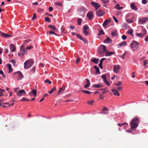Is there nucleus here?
Here are the masks:
<instances>
[{"label":"nucleus","instance_id":"1","mask_svg":"<svg viewBox=\"0 0 148 148\" xmlns=\"http://www.w3.org/2000/svg\"><path fill=\"white\" fill-rule=\"evenodd\" d=\"M139 123V120L138 118H134L132 120L130 124L131 129H136L138 126Z\"/></svg>","mask_w":148,"mask_h":148},{"label":"nucleus","instance_id":"2","mask_svg":"<svg viewBox=\"0 0 148 148\" xmlns=\"http://www.w3.org/2000/svg\"><path fill=\"white\" fill-rule=\"evenodd\" d=\"M107 51H108V49L106 46L103 45L100 46L98 49V53L101 56H103Z\"/></svg>","mask_w":148,"mask_h":148},{"label":"nucleus","instance_id":"3","mask_svg":"<svg viewBox=\"0 0 148 148\" xmlns=\"http://www.w3.org/2000/svg\"><path fill=\"white\" fill-rule=\"evenodd\" d=\"M139 43L136 41H133L130 44V47L134 51L137 50L139 47Z\"/></svg>","mask_w":148,"mask_h":148},{"label":"nucleus","instance_id":"4","mask_svg":"<svg viewBox=\"0 0 148 148\" xmlns=\"http://www.w3.org/2000/svg\"><path fill=\"white\" fill-rule=\"evenodd\" d=\"M34 63V61L32 59L27 60L24 63V68L28 69L31 67Z\"/></svg>","mask_w":148,"mask_h":148},{"label":"nucleus","instance_id":"5","mask_svg":"<svg viewBox=\"0 0 148 148\" xmlns=\"http://www.w3.org/2000/svg\"><path fill=\"white\" fill-rule=\"evenodd\" d=\"M89 27L87 25H85L83 27V33L86 36L89 35Z\"/></svg>","mask_w":148,"mask_h":148},{"label":"nucleus","instance_id":"6","mask_svg":"<svg viewBox=\"0 0 148 148\" xmlns=\"http://www.w3.org/2000/svg\"><path fill=\"white\" fill-rule=\"evenodd\" d=\"M14 73L15 75H16L18 80L21 79L23 77V75L19 71Z\"/></svg>","mask_w":148,"mask_h":148},{"label":"nucleus","instance_id":"7","mask_svg":"<svg viewBox=\"0 0 148 148\" xmlns=\"http://www.w3.org/2000/svg\"><path fill=\"white\" fill-rule=\"evenodd\" d=\"M148 20V18L147 17H143L140 19L139 22L140 24L144 23Z\"/></svg>","mask_w":148,"mask_h":148},{"label":"nucleus","instance_id":"8","mask_svg":"<svg viewBox=\"0 0 148 148\" xmlns=\"http://www.w3.org/2000/svg\"><path fill=\"white\" fill-rule=\"evenodd\" d=\"M20 52L22 55L23 56L27 52L25 51V49L24 48V46L23 45H22L20 47Z\"/></svg>","mask_w":148,"mask_h":148},{"label":"nucleus","instance_id":"9","mask_svg":"<svg viewBox=\"0 0 148 148\" xmlns=\"http://www.w3.org/2000/svg\"><path fill=\"white\" fill-rule=\"evenodd\" d=\"M96 14L97 15L99 16H101L105 14L104 11L101 9H100L97 11Z\"/></svg>","mask_w":148,"mask_h":148},{"label":"nucleus","instance_id":"10","mask_svg":"<svg viewBox=\"0 0 148 148\" xmlns=\"http://www.w3.org/2000/svg\"><path fill=\"white\" fill-rule=\"evenodd\" d=\"M120 67L119 65H114V66L113 70L114 72L116 73H117L119 71V70L120 69Z\"/></svg>","mask_w":148,"mask_h":148},{"label":"nucleus","instance_id":"11","mask_svg":"<svg viewBox=\"0 0 148 148\" xmlns=\"http://www.w3.org/2000/svg\"><path fill=\"white\" fill-rule=\"evenodd\" d=\"M25 93L26 92L24 90H20L17 93V95L19 96H21L23 95H25Z\"/></svg>","mask_w":148,"mask_h":148},{"label":"nucleus","instance_id":"12","mask_svg":"<svg viewBox=\"0 0 148 148\" xmlns=\"http://www.w3.org/2000/svg\"><path fill=\"white\" fill-rule=\"evenodd\" d=\"M37 94V92L36 90L34 89L29 92V95L30 96H36Z\"/></svg>","mask_w":148,"mask_h":148},{"label":"nucleus","instance_id":"13","mask_svg":"<svg viewBox=\"0 0 148 148\" xmlns=\"http://www.w3.org/2000/svg\"><path fill=\"white\" fill-rule=\"evenodd\" d=\"M101 77L103 79V81L105 84L109 86V83L106 80V76L105 75H103L101 76Z\"/></svg>","mask_w":148,"mask_h":148},{"label":"nucleus","instance_id":"14","mask_svg":"<svg viewBox=\"0 0 148 148\" xmlns=\"http://www.w3.org/2000/svg\"><path fill=\"white\" fill-rule=\"evenodd\" d=\"M91 4L96 9L99 8L100 6V5L99 3H97L92 2L91 3Z\"/></svg>","mask_w":148,"mask_h":148},{"label":"nucleus","instance_id":"15","mask_svg":"<svg viewBox=\"0 0 148 148\" xmlns=\"http://www.w3.org/2000/svg\"><path fill=\"white\" fill-rule=\"evenodd\" d=\"M2 104L1 105V106L6 108L8 106H9L11 105H13L14 104V103H12V104H10L9 103H3V102H2Z\"/></svg>","mask_w":148,"mask_h":148},{"label":"nucleus","instance_id":"16","mask_svg":"<svg viewBox=\"0 0 148 148\" xmlns=\"http://www.w3.org/2000/svg\"><path fill=\"white\" fill-rule=\"evenodd\" d=\"M87 16L88 18L90 20L92 19L93 16L92 12L90 11L88 12L87 14Z\"/></svg>","mask_w":148,"mask_h":148},{"label":"nucleus","instance_id":"17","mask_svg":"<svg viewBox=\"0 0 148 148\" xmlns=\"http://www.w3.org/2000/svg\"><path fill=\"white\" fill-rule=\"evenodd\" d=\"M35 99V98H34L31 99H27L24 97H23L22 99H21V101H34Z\"/></svg>","mask_w":148,"mask_h":148},{"label":"nucleus","instance_id":"18","mask_svg":"<svg viewBox=\"0 0 148 148\" xmlns=\"http://www.w3.org/2000/svg\"><path fill=\"white\" fill-rule=\"evenodd\" d=\"M112 91L113 92V94L116 95L117 96H119L120 95L119 94V93L118 91L116 90L115 89H112Z\"/></svg>","mask_w":148,"mask_h":148},{"label":"nucleus","instance_id":"19","mask_svg":"<svg viewBox=\"0 0 148 148\" xmlns=\"http://www.w3.org/2000/svg\"><path fill=\"white\" fill-rule=\"evenodd\" d=\"M86 79L87 82V83L84 85V87L85 88H86L89 87L90 86V83L89 80L88 79Z\"/></svg>","mask_w":148,"mask_h":148},{"label":"nucleus","instance_id":"20","mask_svg":"<svg viewBox=\"0 0 148 148\" xmlns=\"http://www.w3.org/2000/svg\"><path fill=\"white\" fill-rule=\"evenodd\" d=\"M65 90V87L63 86L61 88L58 92V95L60 93H62Z\"/></svg>","mask_w":148,"mask_h":148},{"label":"nucleus","instance_id":"21","mask_svg":"<svg viewBox=\"0 0 148 148\" xmlns=\"http://www.w3.org/2000/svg\"><path fill=\"white\" fill-rule=\"evenodd\" d=\"M91 61L96 64H97L98 63L99 59L95 58H92L91 60Z\"/></svg>","mask_w":148,"mask_h":148},{"label":"nucleus","instance_id":"22","mask_svg":"<svg viewBox=\"0 0 148 148\" xmlns=\"http://www.w3.org/2000/svg\"><path fill=\"white\" fill-rule=\"evenodd\" d=\"M104 42L105 43H111L112 42V40L107 36V38L104 41Z\"/></svg>","mask_w":148,"mask_h":148},{"label":"nucleus","instance_id":"23","mask_svg":"<svg viewBox=\"0 0 148 148\" xmlns=\"http://www.w3.org/2000/svg\"><path fill=\"white\" fill-rule=\"evenodd\" d=\"M1 34L2 36L3 37L6 38L7 37H10L12 36L11 35L7 34L5 33H3L2 32H1Z\"/></svg>","mask_w":148,"mask_h":148},{"label":"nucleus","instance_id":"24","mask_svg":"<svg viewBox=\"0 0 148 148\" xmlns=\"http://www.w3.org/2000/svg\"><path fill=\"white\" fill-rule=\"evenodd\" d=\"M110 21V20L109 19H106L103 22V26L104 27L106 28V27L108 23Z\"/></svg>","mask_w":148,"mask_h":148},{"label":"nucleus","instance_id":"25","mask_svg":"<svg viewBox=\"0 0 148 148\" xmlns=\"http://www.w3.org/2000/svg\"><path fill=\"white\" fill-rule=\"evenodd\" d=\"M115 53L114 52H108V51H107L106 53L105 54V56H110L112 55V54H114Z\"/></svg>","mask_w":148,"mask_h":148},{"label":"nucleus","instance_id":"26","mask_svg":"<svg viewBox=\"0 0 148 148\" xmlns=\"http://www.w3.org/2000/svg\"><path fill=\"white\" fill-rule=\"evenodd\" d=\"M130 7L131 8L134 10H137V8L135 6V3H132L130 5Z\"/></svg>","mask_w":148,"mask_h":148},{"label":"nucleus","instance_id":"27","mask_svg":"<svg viewBox=\"0 0 148 148\" xmlns=\"http://www.w3.org/2000/svg\"><path fill=\"white\" fill-rule=\"evenodd\" d=\"M10 47L12 51L14 52L16 51L15 47L13 44H11L10 45Z\"/></svg>","mask_w":148,"mask_h":148},{"label":"nucleus","instance_id":"28","mask_svg":"<svg viewBox=\"0 0 148 148\" xmlns=\"http://www.w3.org/2000/svg\"><path fill=\"white\" fill-rule=\"evenodd\" d=\"M111 34L112 36H116L117 35V33L116 30H113Z\"/></svg>","mask_w":148,"mask_h":148},{"label":"nucleus","instance_id":"29","mask_svg":"<svg viewBox=\"0 0 148 148\" xmlns=\"http://www.w3.org/2000/svg\"><path fill=\"white\" fill-rule=\"evenodd\" d=\"M127 45V42L126 41H124L122 42L121 43H120L118 45V46L121 47L122 46H126Z\"/></svg>","mask_w":148,"mask_h":148},{"label":"nucleus","instance_id":"30","mask_svg":"<svg viewBox=\"0 0 148 148\" xmlns=\"http://www.w3.org/2000/svg\"><path fill=\"white\" fill-rule=\"evenodd\" d=\"M94 68L96 71V74H100V72L99 71V69L98 67L97 66H94Z\"/></svg>","mask_w":148,"mask_h":148},{"label":"nucleus","instance_id":"31","mask_svg":"<svg viewBox=\"0 0 148 148\" xmlns=\"http://www.w3.org/2000/svg\"><path fill=\"white\" fill-rule=\"evenodd\" d=\"M7 66L9 69V73H10L13 71V69L12 68L11 65L10 64H8Z\"/></svg>","mask_w":148,"mask_h":148},{"label":"nucleus","instance_id":"32","mask_svg":"<svg viewBox=\"0 0 148 148\" xmlns=\"http://www.w3.org/2000/svg\"><path fill=\"white\" fill-rule=\"evenodd\" d=\"M48 27L49 28L53 30V31H56L57 29L54 26L51 25H49Z\"/></svg>","mask_w":148,"mask_h":148},{"label":"nucleus","instance_id":"33","mask_svg":"<svg viewBox=\"0 0 148 148\" xmlns=\"http://www.w3.org/2000/svg\"><path fill=\"white\" fill-rule=\"evenodd\" d=\"M56 90V88L55 87H54L53 88H52L51 90L49 91H48V92L49 94H51L53 93V92L55 90Z\"/></svg>","mask_w":148,"mask_h":148},{"label":"nucleus","instance_id":"34","mask_svg":"<svg viewBox=\"0 0 148 148\" xmlns=\"http://www.w3.org/2000/svg\"><path fill=\"white\" fill-rule=\"evenodd\" d=\"M93 86L96 88H99L101 87L102 86L99 84H97L93 85Z\"/></svg>","mask_w":148,"mask_h":148},{"label":"nucleus","instance_id":"35","mask_svg":"<svg viewBox=\"0 0 148 148\" xmlns=\"http://www.w3.org/2000/svg\"><path fill=\"white\" fill-rule=\"evenodd\" d=\"M78 24L79 25H81L82 23V19L79 18L77 19Z\"/></svg>","mask_w":148,"mask_h":148},{"label":"nucleus","instance_id":"36","mask_svg":"<svg viewBox=\"0 0 148 148\" xmlns=\"http://www.w3.org/2000/svg\"><path fill=\"white\" fill-rule=\"evenodd\" d=\"M104 34V33L103 29H101L99 31V33L98 34V35H101Z\"/></svg>","mask_w":148,"mask_h":148},{"label":"nucleus","instance_id":"37","mask_svg":"<svg viewBox=\"0 0 148 148\" xmlns=\"http://www.w3.org/2000/svg\"><path fill=\"white\" fill-rule=\"evenodd\" d=\"M133 32V30L132 29H130L127 32L128 34H129L132 36H133V35L132 34Z\"/></svg>","mask_w":148,"mask_h":148},{"label":"nucleus","instance_id":"38","mask_svg":"<svg viewBox=\"0 0 148 148\" xmlns=\"http://www.w3.org/2000/svg\"><path fill=\"white\" fill-rule=\"evenodd\" d=\"M82 92H83L87 94H90L91 93V92L90 91L87 90H82Z\"/></svg>","mask_w":148,"mask_h":148},{"label":"nucleus","instance_id":"39","mask_svg":"<svg viewBox=\"0 0 148 148\" xmlns=\"http://www.w3.org/2000/svg\"><path fill=\"white\" fill-rule=\"evenodd\" d=\"M31 40L30 39H28L25 40L24 41V43L26 45L27 43L31 41Z\"/></svg>","mask_w":148,"mask_h":148},{"label":"nucleus","instance_id":"40","mask_svg":"<svg viewBox=\"0 0 148 148\" xmlns=\"http://www.w3.org/2000/svg\"><path fill=\"white\" fill-rule=\"evenodd\" d=\"M45 22H51V20L48 17H46L45 18Z\"/></svg>","mask_w":148,"mask_h":148},{"label":"nucleus","instance_id":"41","mask_svg":"<svg viewBox=\"0 0 148 148\" xmlns=\"http://www.w3.org/2000/svg\"><path fill=\"white\" fill-rule=\"evenodd\" d=\"M32 48H33V47L32 45H30L29 46H27V47L25 49L30 50Z\"/></svg>","mask_w":148,"mask_h":148},{"label":"nucleus","instance_id":"42","mask_svg":"<svg viewBox=\"0 0 148 148\" xmlns=\"http://www.w3.org/2000/svg\"><path fill=\"white\" fill-rule=\"evenodd\" d=\"M55 4L57 5H60V6H62V4L60 2H56L55 3Z\"/></svg>","mask_w":148,"mask_h":148},{"label":"nucleus","instance_id":"43","mask_svg":"<svg viewBox=\"0 0 148 148\" xmlns=\"http://www.w3.org/2000/svg\"><path fill=\"white\" fill-rule=\"evenodd\" d=\"M125 124L128 125V124L127 123H118L117 124V125L120 127H121L123 125Z\"/></svg>","mask_w":148,"mask_h":148},{"label":"nucleus","instance_id":"44","mask_svg":"<svg viewBox=\"0 0 148 148\" xmlns=\"http://www.w3.org/2000/svg\"><path fill=\"white\" fill-rule=\"evenodd\" d=\"M44 82L45 83H48L49 84H51V82L48 79H47L45 80L44 81Z\"/></svg>","mask_w":148,"mask_h":148},{"label":"nucleus","instance_id":"45","mask_svg":"<svg viewBox=\"0 0 148 148\" xmlns=\"http://www.w3.org/2000/svg\"><path fill=\"white\" fill-rule=\"evenodd\" d=\"M142 32L143 33V35L144 36L146 34L147 31L145 29H143L142 30Z\"/></svg>","mask_w":148,"mask_h":148},{"label":"nucleus","instance_id":"46","mask_svg":"<svg viewBox=\"0 0 148 148\" xmlns=\"http://www.w3.org/2000/svg\"><path fill=\"white\" fill-rule=\"evenodd\" d=\"M76 36L77 38L80 39L81 40L82 39V38H83L81 35L78 34L76 35Z\"/></svg>","mask_w":148,"mask_h":148},{"label":"nucleus","instance_id":"47","mask_svg":"<svg viewBox=\"0 0 148 148\" xmlns=\"http://www.w3.org/2000/svg\"><path fill=\"white\" fill-rule=\"evenodd\" d=\"M104 96L101 94H100L99 97V99H104Z\"/></svg>","mask_w":148,"mask_h":148},{"label":"nucleus","instance_id":"48","mask_svg":"<svg viewBox=\"0 0 148 148\" xmlns=\"http://www.w3.org/2000/svg\"><path fill=\"white\" fill-rule=\"evenodd\" d=\"M136 35L138 37H141L143 36V34L141 33H139L137 34H136Z\"/></svg>","mask_w":148,"mask_h":148},{"label":"nucleus","instance_id":"49","mask_svg":"<svg viewBox=\"0 0 148 148\" xmlns=\"http://www.w3.org/2000/svg\"><path fill=\"white\" fill-rule=\"evenodd\" d=\"M80 58L78 57L77 58L76 60V62L77 64H78L79 63V62L80 60Z\"/></svg>","mask_w":148,"mask_h":148},{"label":"nucleus","instance_id":"50","mask_svg":"<svg viewBox=\"0 0 148 148\" xmlns=\"http://www.w3.org/2000/svg\"><path fill=\"white\" fill-rule=\"evenodd\" d=\"M120 7L119 4L118 3L116 4L115 6V8L119 10Z\"/></svg>","mask_w":148,"mask_h":148},{"label":"nucleus","instance_id":"51","mask_svg":"<svg viewBox=\"0 0 148 148\" xmlns=\"http://www.w3.org/2000/svg\"><path fill=\"white\" fill-rule=\"evenodd\" d=\"M0 74L2 75V76L3 77H4V78L5 77V75L4 74L3 72L2 71V70L0 71Z\"/></svg>","mask_w":148,"mask_h":148},{"label":"nucleus","instance_id":"52","mask_svg":"<svg viewBox=\"0 0 148 148\" xmlns=\"http://www.w3.org/2000/svg\"><path fill=\"white\" fill-rule=\"evenodd\" d=\"M121 81H119L116 83L115 85L116 86H119L121 85Z\"/></svg>","mask_w":148,"mask_h":148},{"label":"nucleus","instance_id":"53","mask_svg":"<svg viewBox=\"0 0 148 148\" xmlns=\"http://www.w3.org/2000/svg\"><path fill=\"white\" fill-rule=\"evenodd\" d=\"M104 3H108L109 2L108 0H101Z\"/></svg>","mask_w":148,"mask_h":148},{"label":"nucleus","instance_id":"54","mask_svg":"<svg viewBox=\"0 0 148 148\" xmlns=\"http://www.w3.org/2000/svg\"><path fill=\"white\" fill-rule=\"evenodd\" d=\"M147 63V61L146 60H145L143 61V64L145 67H146V65Z\"/></svg>","mask_w":148,"mask_h":148},{"label":"nucleus","instance_id":"55","mask_svg":"<svg viewBox=\"0 0 148 148\" xmlns=\"http://www.w3.org/2000/svg\"><path fill=\"white\" fill-rule=\"evenodd\" d=\"M127 54V52H125L124 54H123L122 56H120V57L122 58L123 59L124 58V56L125 55H126V54Z\"/></svg>","mask_w":148,"mask_h":148},{"label":"nucleus","instance_id":"56","mask_svg":"<svg viewBox=\"0 0 148 148\" xmlns=\"http://www.w3.org/2000/svg\"><path fill=\"white\" fill-rule=\"evenodd\" d=\"M113 19H114V20L115 21L116 23H118V20L115 17H114V16H113Z\"/></svg>","mask_w":148,"mask_h":148},{"label":"nucleus","instance_id":"57","mask_svg":"<svg viewBox=\"0 0 148 148\" xmlns=\"http://www.w3.org/2000/svg\"><path fill=\"white\" fill-rule=\"evenodd\" d=\"M10 62H12L13 64L15 66V61L14 60H11Z\"/></svg>","mask_w":148,"mask_h":148},{"label":"nucleus","instance_id":"58","mask_svg":"<svg viewBox=\"0 0 148 148\" xmlns=\"http://www.w3.org/2000/svg\"><path fill=\"white\" fill-rule=\"evenodd\" d=\"M81 40H82L85 43L87 42V40L86 39L82 38V39Z\"/></svg>","mask_w":148,"mask_h":148},{"label":"nucleus","instance_id":"59","mask_svg":"<svg viewBox=\"0 0 148 148\" xmlns=\"http://www.w3.org/2000/svg\"><path fill=\"white\" fill-rule=\"evenodd\" d=\"M36 17V14L35 13H34L33 14V17L32 18V20L34 19Z\"/></svg>","mask_w":148,"mask_h":148},{"label":"nucleus","instance_id":"60","mask_svg":"<svg viewBox=\"0 0 148 148\" xmlns=\"http://www.w3.org/2000/svg\"><path fill=\"white\" fill-rule=\"evenodd\" d=\"M122 38L123 40H125L126 39L127 37L125 35H123L122 36Z\"/></svg>","mask_w":148,"mask_h":148},{"label":"nucleus","instance_id":"61","mask_svg":"<svg viewBox=\"0 0 148 148\" xmlns=\"http://www.w3.org/2000/svg\"><path fill=\"white\" fill-rule=\"evenodd\" d=\"M49 34H53L56 35H57L54 32L52 31H51L49 32Z\"/></svg>","mask_w":148,"mask_h":148},{"label":"nucleus","instance_id":"62","mask_svg":"<svg viewBox=\"0 0 148 148\" xmlns=\"http://www.w3.org/2000/svg\"><path fill=\"white\" fill-rule=\"evenodd\" d=\"M147 3V1L146 0H142V3L144 4H145Z\"/></svg>","mask_w":148,"mask_h":148},{"label":"nucleus","instance_id":"63","mask_svg":"<svg viewBox=\"0 0 148 148\" xmlns=\"http://www.w3.org/2000/svg\"><path fill=\"white\" fill-rule=\"evenodd\" d=\"M99 67L101 69H102V64L101 63H99Z\"/></svg>","mask_w":148,"mask_h":148},{"label":"nucleus","instance_id":"64","mask_svg":"<svg viewBox=\"0 0 148 148\" xmlns=\"http://www.w3.org/2000/svg\"><path fill=\"white\" fill-rule=\"evenodd\" d=\"M53 9V8L52 7H50L49 8V10L50 12H51Z\"/></svg>","mask_w":148,"mask_h":148}]
</instances>
